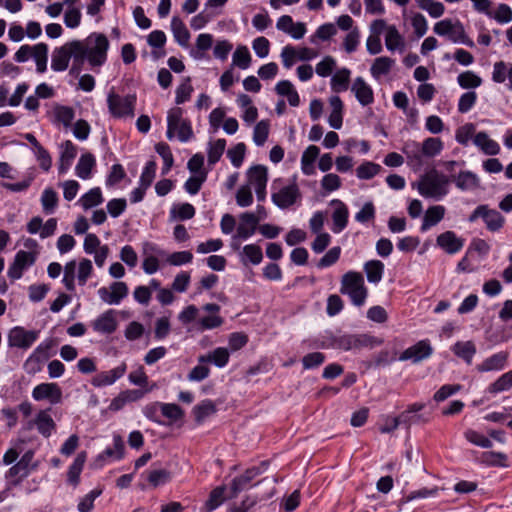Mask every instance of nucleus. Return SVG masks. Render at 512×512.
I'll use <instances>...</instances> for the list:
<instances>
[{
	"label": "nucleus",
	"mask_w": 512,
	"mask_h": 512,
	"mask_svg": "<svg viewBox=\"0 0 512 512\" xmlns=\"http://www.w3.org/2000/svg\"><path fill=\"white\" fill-rule=\"evenodd\" d=\"M81 67L85 61L92 69L100 68L107 61L108 38L102 33H91L83 40H74Z\"/></svg>",
	"instance_id": "obj_1"
},
{
	"label": "nucleus",
	"mask_w": 512,
	"mask_h": 512,
	"mask_svg": "<svg viewBox=\"0 0 512 512\" xmlns=\"http://www.w3.org/2000/svg\"><path fill=\"white\" fill-rule=\"evenodd\" d=\"M450 178L432 169L420 177V179L412 184L413 188L424 198L440 200L449 192Z\"/></svg>",
	"instance_id": "obj_2"
},
{
	"label": "nucleus",
	"mask_w": 512,
	"mask_h": 512,
	"mask_svg": "<svg viewBox=\"0 0 512 512\" xmlns=\"http://www.w3.org/2000/svg\"><path fill=\"white\" fill-rule=\"evenodd\" d=\"M72 60L69 73L71 75H79L82 67L77 54L74 40L68 41L62 46L56 47L51 55V69L54 72H63L69 68V63Z\"/></svg>",
	"instance_id": "obj_3"
},
{
	"label": "nucleus",
	"mask_w": 512,
	"mask_h": 512,
	"mask_svg": "<svg viewBox=\"0 0 512 512\" xmlns=\"http://www.w3.org/2000/svg\"><path fill=\"white\" fill-rule=\"evenodd\" d=\"M340 292L348 295L355 306H362L368 295L363 275L356 271L345 273L341 279Z\"/></svg>",
	"instance_id": "obj_4"
},
{
	"label": "nucleus",
	"mask_w": 512,
	"mask_h": 512,
	"mask_svg": "<svg viewBox=\"0 0 512 512\" xmlns=\"http://www.w3.org/2000/svg\"><path fill=\"white\" fill-rule=\"evenodd\" d=\"M184 111L180 107L171 108L167 115V138L172 140L175 135L181 142H187L193 137V130L188 119L183 117Z\"/></svg>",
	"instance_id": "obj_5"
},
{
	"label": "nucleus",
	"mask_w": 512,
	"mask_h": 512,
	"mask_svg": "<svg viewBox=\"0 0 512 512\" xmlns=\"http://www.w3.org/2000/svg\"><path fill=\"white\" fill-rule=\"evenodd\" d=\"M280 181L279 179L273 182L271 200L280 209H287L300 201L302 195L296 183V176L293 177L290 184L278 187Z\"/></svg>",
	"instance_id": "obj_6"
},
{
	"label": "nucleus",
	"mask_w": 512,
	"mask_h": 512,
	"mask_svg": "<svg viewBox=\"0 0 512 512\" xmlns=\"http://www.w3.org/2000/svg\"><path fill=\"white\" fill-rule=\"evenodd\" d=\"M136 95L121 96L114 91L108 93L107 106L114 118H133L135 115Z\"/></svg>",
	"instance_id": "obj_7"
},
{
	"label": "nucleus",
	"mask_w": 512,
	"mask_h": 512,
	"mask_svg": "<svg viewBox=\"0 0 512 512\" xmlns=\"http://www.w3.org/2000/svg\"><path fill=\"white\" fill-rule=\"evenodd\" d=\"M377 344H380V341L367 334H340L331 338V347L344 351L373 347Z\"/></svg>",
	"instance_id": "obj_8"
},
{
	"label": "nucleus",
	"mask_w": 512,
	"mask_h": 512,
	"mask_svg": "<svg viewBox=\"0 0 512 512\" xmlns=\"http://www.w3.org/2000/svg\"><path fill=\"white\" fill-rule=\"evenodd\" d=\"M433 31L439 36H447L453 43H461L469 47L474 46V42L466 35L460 21L441 20L434 25Z\"/></svg>",
	"instance_id": "obj_9"
},
{
	"label": "nucleus",
	"mask_w": 512,
	"mask_h": 512,
	"mask_svg": "<svg viewBox=\"0 0 512 512\" xmlns=\"http://www.w3.org/2000/svg\"><path fill=\"white\" fill-rule=\"evenodd\" d=\"M34 452L32 450L26 451L19 461H17L6 472V479L10 481L13 486H17L26 478L30 472L36 469L37 465L33 463Z\"/></svg>",
	"instance_id": "obj_10"
},
{
	"label": "nucleus",
	"mask_w": 512,
	"mask_h": 512,
	"mask_svg": "<svg viewBox=\"0 0 512 512\" xmlns=\"http://www.w3.org/2000/svg\"><path fill=\"white\" fill-rule=\"evenodd\" d=\"M478 218H482L486 228L491 232L499 231L504 223L505 218L501 215V213L495 209L490 208L488 205H479L475 208V210L470 214L468 221L473 223Z\"/></svg>",
	"instance_id": "obj_11"
},
{
	"label": "nucleus",
	"mask_w": 512,
	"mask_h": 512,
	"mask_svg": "<svg viewBox=\"0 0 512 512\" xmlns=\"http://www.w3.org/2000/svg\"><path fill=\"white\" fill-rule=\"evenodd\" d=\"M201 311L204 314H199L196 322L201 331L218 328L224 323L218 304L207 303L201 307Z\"/></svg>",
	"instance_id": "obj_12"
},
{
	"label": "nucleus",
	"mask_w": 512,
	"mask_h": 512,
	"mask_svg": "<svg viewBox=\"0 0 512 512\" xmlns=\"http://www.w3.org/2000/svg\"><path fill=\"white\" fill-rule=\"evenodd\" d=\"M247 183L250 188H254L257 199L263 201L266 197V185L268 181L267 168L263 165H255L248 169Z\"/></svg>",
	"instance_id": "obj_13"
},
{
	"label": "nucleus",
	"mask_w": 512,
	"mask_h": 512,
	"mask_svg": "<svg viewBox=\"0 0 512 512\" xmlns=\"http://www.w3.org/2000/svg\"><path fill=\"white\" fill-rule=\"evenodd\" d=\"M129 288L123 281L112 282L109 287L98 289L99 298L108 305H118L128 296Z\"/></svg>",
	"instance_id": "obj_14"
},
{
	"label": "nucleus",
	"mask_w": 512,
	"mask_h": 512,
	"mask_svg": "<svg viewBox=\"0 0 512 512\" xmlns=\"http://www.w3.org/2000/svg\"><path fill=\"white\" fill-rule=\"evenodd\" d=\"M51 347V342H43L38 345L24 362V370L30 375L40 372L43 363L50 358Z\"/></svg>",
	"instance_id": "obj_15"
},
{
	"label": "nucleus",
	"mask_w": 512,
	"mask_h": 512,
	"mask_svg": "<svg viewBox=\"0 0 512 512\" xmlns=\"http://www.w3.org/2000/svg\"><path fill=\"white\" fill-rule=\"evenodd\" d=\"M36 261V253L20 250L15 254L13 262L10 264L7 275L12 280H18L22 277L23 271L32 266Z\"/></svg>",
	"instance_id": "obj_16"
},
{
	"label": "nucleus",
	"mask_w": 512,
	"mask_h": 512,
	"mask_svg": "<svg viewBox=\"0 0 512 512\" xmlns=\"http://www.w3.org/2000/svg\"><path fill=\"white\" fill-rule=\"evenodd\" d=\"M261 220V216H256V214L252 212L242 213L239 216V223L236 228V234L233 236V240H247L248 238L253 236Z\"/></svg>",
	"instance_id": "obj_17"
},
{
	"label": "nucleus",
	"mask_w": 512,
	"mask_h": 512,
	"mask_svg": "<svg viewBox=\"0 0 512 512\" xmlns=\"http://www.w3.org/2000/svg\"><path fill=\"white\" fill-rule=\"evenodd\" d=\"M38 332L26 330L21 326L13 327L8 333V345L21 349H28L37 340Z\"/></svg>",
	"instance_id": "obj_18"
},
{
	"label": "nucleus",
	"mask_w": 512,
	"mask_h": 512,
	"mask_svg": "<svg viewBox=\"0 0 512 512\" xmlns=\"http://www.w3.org/2000/svg\"><path fill=\"white\" fill-rule=\"evenodd\" d=\"M34 427L43 437L48 438L51 436L56 428V424L50 415V409L40 410L34 419L27 421L25 424L26 430H31Z\"/></svg>",
	"instance_id": "obj_19"
},
{
	"label": "nucleus",
	"mask_w": 512,
	"mask_h": 512,
	"mask_svg": "<svg viewBox=\"0 0 512 512\" xmlns=\"http://www.w3.org/2000/svg\"><path fill=\"white\" fill-rule=\"evenodd\" d=\"M433 353V347L429 340H420L416 344L405 349L399 356L400 361L410 360L413 363H419L428 359Z\"/></svg>",
	"instance_id": "obj_20"
},
{
	"label": "nucleus",
	"mask_w": 512,
	"mask_h": 512,
	"mask_svg": "<svg viewBox=\"0 0 512 512\" xmlns=\"http://www.w3.org/2000/svg\"><path fill=\"white\" fill-rule=\"evenodd\" d=\"M32 397L36 401L48 400L51 404H59L62 401V390L57 383H41L33 388Z\"/></svg>",
	"instance_id": "obj_21"
},
{
	"label": "nucleus",
	"mask_w": 512,
	"mask_h": 512,
	"mask_svg": "<svg viewBox=\"0 0 512 512\" xmlns=\"http://www.w3.org/2000/svg\"><path fill=\"white\" fill-rule=\"evenodd\" d=\"M350 89L361 106L366 107L374 103L373 88L363 77H356Z\"/></svg>",
	"instance_id": "obj_22"
},
{
	"label": "nucleus",
	"mask_w": 512,
	"mask_h": 512,
	"mask_svg": "<svg viewBox=\"0 0 512 512\" xmlns=\"http://www.w3.org/2000/svg\"><path fill=\"white\" fill-rule=\"evenodd\" d=\"M117 312L109 309L100 314L93 322L92 327L94 331L101 334H112L116 331L118 322L116 318Z\"/></svg>",
	"instance_id": "obj_23"
},
{
	"label": "nucleus",
	"mask_w": 512,
	"mask_h": 512,
	"mask_svg": "<svg viewBox=\"0 0 512 512\" xmlns=\"http://www.w3.org/2000/svg\"><path fill=\"white\" fill-rule=\"evenodd\" d=\"M127 366L125 363H121L119 366L108 370L103 371L96 374L92 380L91 384L94 387H104L114 384L118 379H120L126 372Z\"/></svg>",
	"instance_id": "obj_24"
},
{
	"label": "nucleus",
	"mask_w": 512,
	"mask_h": 512,
	"mask_svg": "<svg viewBox=\"0 0 512 512\" xmlns=\"http://www.w3.org/2000/svg\"><path fill=\"white\" fill-rule=\"evenodd\" d=\"M436 243L448 254H455L464 246V240L453 231H446L438 235Z\"/></svg>",
	"instance_id": "obj_25"
},
{
	"label": "nucleus",
	"mask_w": 512,
	"mask_h": 512,
	"mask_svg": "<svg viewBox=\"0 0 512 512\" xmlns=\"http://www.w3.org/2000/svg\"><path fill=\"white\" fill-rule=\"evenodd\" d=\"M261 469L259 467H252L247 469L242 475L235 477L232 480L230 489L231 495L230 498L236 497L240 492L247 489L250 486L251 481L256 478L260 473Z\"/></svg>",
	"instance_id": "obj_26"
},
{
	"label": "nucleus",
	"mask_w": 512,
	"mask_h": 512,
	"mask_svg": "<svg viewBox=\"0 0 512 512\" xmlns=\"http://www.w3.org/2000/svg\"><path fill=\"white\" fill-rule=\"evenodd\" d=\"M402 151L406 155L408 165L413 169H420L424 165V156L420 143L407 141Z\"/></svg>",
	"instance_id": "obj_27"
},
{
	"label": "nucleus",
	"mask_w": 512,
	"mask_h": 512,
	"mask_svg": "<svg viewBox=\"0 0 512 512\" xmlns=\"http://www.w3.org/2000/svg\"><path fill=\"white\" fill-rule=\"evenodd\" d=\"M75 118V110L66 105L55 104L51 111V121L55 125H62L65 128L71 127Z\"/></svg>",
	"instance_id": "obj_28"
},
{
	"label": "nucleus",
	"mask_w": 512,
	"mask_h": 512,
	"mask_svg": "<svg viewBox=\"0 0 512 512\" xmlns=\"http://www.w3.org/2000/svg\"><path fill=\"white\" fill-rule=\"evenodd\" d=\"M113 448H106L95 460V466L101 468L104 466L105 461L109 458L120 460L124 455V444L121 436H113Z\"/></svg>",
	"instance_id": "obj_29"
},
{
	"label": "nucleus",
	"mask_w": 512,
	"mask_h": 512,
	"mask_svg": "<svg viewBox=\"0 0 512 512\" xmlns=\"http://www.w3.org/2000/svg\"><path fill=\"white\" fill-rule=\"evenodd\" d=\"M331 205L335 206L332 214V231L334 233H340L347 226L349 211L347 206L341 200L334 199L331 201Z\"/></svg>",
	"instance_id": "obj_30"
},
{
	"label": "nucleus",
	"mask_w": 512,
	"mask_h": 512,
	"mask_svg": "<svg viewBox=\"0 0 512 512\" xmlns=\"http://www.w3.org/2000/svg\"><path fill=\"white\" fill-rule=\"evenodd\" d=\"M507 359L508 353L501 351L486 358L476 369L479 372L500 371L506 367Z\"/></svg>",
	"instance_id": "obj_31"
},
{
	"label": "nucleus",
	"mask_w": 512,
	"mask_h": 512,
	"mask_svg": "<svg viewBox=\"0 0 512 512\" xmlns=\"http://www.w3.org/2000/svg\"><path fill=\"white\" fill-rule=\"evenodd\" d=\"M395 65V60L387 57L381 56L377 57L373 60L370 67V74L374 80L379 81L382 77L390 74L391 70Z\"/></svg>",
	"instance_id": "obj_32"
},
{
	"label": "nucleus",
	"mask_w": 512,
	"mask_h": 512,
	"mask_svg": "<svg viewBox=\"0 0 512 512\" xmlns=\"http://www.w3.org/2000/svg\"><path fill=\"white\" fill-rule=\"evenodd\" d=\"M445 212L446 209L442 205L430 206L424 214L420 230L426 232L431 227L437 225L444 218Z\"/></svg>",
	"instance_id": "obj_33"
},
{
	"label": "nucleus",
	"mask_w": 512,
	"mask_h": 512,
	"mask_svg": "<svg viewBox=\"0 0 512 512\" xmlns=\"http://www.w3.org/2000/svg\"><path fill=\"white\" fill-rule=\"evenodd\" d=\"M492 80L495 83H504L507 80V88L512 90V64L504 61L495 62L493 65Z\"/></svg>",
	"instance_id": "obj_34"
},
{
	"label": "nucleus",
	"mask_w": 512,
	"mask_h": 512,
	"mask_svg": "<svg viewBox=\"0 0 512 512\" xmlns=\"http://www.w3.org/2000/svg\"><path fill=\"white\" fill-rule=\"evenodd\" d=\"M473 143L485 154V155H497L500 152L499 144L491 139L489 135L484 132H478L474 139Z\"/></svg>",
	"instance_id": "obj_35"
},
{
	"label": "nucleus",
	"mask_w": 512,
	"mask_h": 512,
	"mask_svg": "<svg viewBox=\"0 0 512 512\" xmlns=\"http://www.w3.org/2000/svg\"><path fill=\"white\" fill-rule=\"evenodd\" d=\"M96 166V159L93 154H82L75 167V174L80 179L87 180L92 177V171Z\"/></svg>",
	"instance_id": "obj_36"
},
{
	"label": "nucleus",
	"mask_w": 512,
	"mask_h": 512,
	"mask_svg": "<svg viewBox=\"0 0 512 512\" xmlns=\"http://www.w3.org/2000/svg\"><path fill=\"white\" fill-rule=\"evenodd\" d=\"M230 354L227 348L218 347L207 355H201L198 358L199 363H213L215 366L222 368L229 362Z\"/></svg>",
	"instance_id": "obj_37"
},
{
	"label": "nucleus",
	"mask_w": 512,
	"mask_h": 512,
	"mask_svg": "<svg viewBox=\"0 0 512 512\" xmlns=\"http://www.w3.org/2000/svg\"><path fill=\"white\" fill-rule=\"evenodd\" d=\"M171 30L175 41L181 47L187 48L189 46L190 33L184 22L179 17L174 16L171 19Z\"/></svg>",
	"instance_id": "obj_38"
},
{
	"label": "nucleus",
	"mask_w": 512,
	"mask_h": 512,
	"mask_svg": "<svg viewBox=\"0 0 512 512\" xmlns=\"http://www.w3.org/2000/svg\"><path fill=\"white\" fill-rule=\"evenodd\" d=\"M458 189L462 191L474 190L480 186L479 177L471 171H461L452 179Z\"/></svg>",
	"instance_id": "obj_39"
},
{
	"label": "nucleus",
	"mask_w": 512,
	"mask_h": 512,
	"mask_svg": "<svg viewBox=\"0 0 512 512\" xmlns=\"http://www.w3.org/2000/svg\"><path fill=\"white\" fill-rule=\"evenodd\" d=\"M104 201L102 191L99 187L91 188L88 192L83 194L79 200L78 204L84 209L89 210L92 209Z\"/></svg>",
	"instance_id": "obj_40"
},
{
	"label": "nucleus",
	"mask_w": 512,
	"mask_h": 512,
	"mask_svg": "<svg viewBox=\"0 0 512 512\" xmlns=\"http://www.w3.org/2000/svg\"><path fill=\"white\" fill-rule=\"evenodd\" d=\"M451 350L467 364L472 363L473 357L476 354V346L472 341H458L452 346Z\"/></svg>",
	"instance_id": "obj_41"
},
{
	"label": "nucleus",
	"mask_w": 512,
	"mask_h": 512,
	"mask_svg": "<svg viewBox=\"0 0 512 512\" xmlns=\"http://www.w3.org/2000/svg\"><path fill=\"white\" fill-rule=\"evenodd\" d=\"M86 457V452H80L68 469L67 480L74 487H76L80 482V474L83 470Z\"/></svg>",
	"instance_id": "obj_42"
},
{
	"label": "nucleus",
	"mask_w": 512,
	"mask_h": 512,
	"mask_svg": "<svg viewBox=\"0 0 512 512\" xmlns=\"http://www.w3.org/2000/svg\"><path fill=\"white\" fill-rule=\"evenodd\" d=\"M31 58L35 61L36 71L40 74L46 72L48 61V45L38 43L33 46Z\"/></svg>",
	"instance_id": "obj_43"
},
{
	"label": "nucleus",
	"mask_w": 512,
	"mask_h": 512,
	"mask_svg": "<svg viewBox=\"0 0 512 512\" xmlns=\"http://www.w3.org/2000/svg\"><path fill=\"white\" fill-rule=\"evenodd\" d=\"M213 44V36L208 33H202L198 35L196 39V48L191 49L190 56L195 60H202L205 57L206 51H208Z\"/></svg>",
	"instance_id": "obj_44"
},
{
	"label": "nucleus",
	"mask_w": 512,
	"mask_h": 512,
	"mask_svg": "<svg viewBox=\"0 0 512 512\" xmlns=\"http://www.w3.org/2000/svg\"><path fill=\"white\" fill-rule=\"evenodd\" d=\"M364 271L370 283L377 284L382 280L384 264L380 260H370L364 264Z\"/></svg>",
	"instance_id": "obj_45"
},
{
	"label": "nucleus",
	"mask_w": 512,
	"mask_h": 512,
	"mask_svg": "<svg viewBox=\"0 0 512 512\" xmlns=\"http://www.w3.org/2000/svg\"><path fill=\"white\" fill-rule=\"evenodd\" d=\"M225 491V486H218L214 488L211 491L208 500L201 508V512H212L213 510L218 508L225 501Z\"/></svg>",
	"instance_id": "obj_46"
},
{
	"label": "nucleus",
	"mask_w": 512,
	"mask_h": 512,
	"mask_svg": "<svg viewBox=\"0 0 512 512\" xmlns=\"http://www.w3.org/2000/svg\"><path fill=\"white\" fill-rule=\"evenodd\" d=\"M351 71L348 68H341L331 78V88L335 92L346 91L349 87Z\"/></svg>",
	"instance_id": "obj_47"
},
{
	"label": "nucleus",
	"mask_w": 512,
	"mask_h": 512,
	"mask_svg": "<svg viewBox=\"0 0 512 512\" xmlns=\"http://www.w3.org/2000/svg\"><path fill=\"white\" fill-rule=\"evenodd\" d=\"M215 412H216V406L213 403V401H211L209 399H205V400L201 401L199 404H197L193 408V415H194L195 421L198 424L203 423L207 417L213 415Z\"/></svg>",
	"instance_id": "obj_48"
},
{
	"label": "nucleus",
	"mask_w": 512,
	"mask_h": 512,
	"mask_svg": "<svg viewBox=\"0 0 512 512\" xmlns=\"http://www.w3.org/2000/svg\"><path fill=\"white\" fill-rule=\"evenodd\" d=\"M263 259V253L260 246L256 244H248L243 247L242 250V262L247 264V262L252 263L253 265H258L261 263Z\"/></svg>",
	"instance_id": "obj_49"
},
{
	"label": "nucleus",
	"mask_w": 512,
	"mask_h": 512,
	"mask_svg": "<svg viewBox=\"0 0 512 512\" xmlns=\"http://www.w3.org/2000/svg\"><path fill=\"white\" fill-rule=\"evenodd\" d=\"M386 48L393 52L397 49L402 50L404 47V41L399 31L395 26H389L385 35Z\"/></svg>",
	"instance_id": "obj_50"
},
{
	"label": "nucleus",
	"mask_w": 512,
	"mask_h": 512,
	"mask_svg": "<svg viewBox=\"0 0 512 512\" xmlns=\"http://www.w3.org/2000/svg\"><path fill=\"white\" fill-rule=\"evenodd\" d=\"M41 205L46 214H52L58 205V195L53 188H46L41 195Z\"/></svg>",
	"instance_id": "obj_51"
},
{
	"label": "nucleus",
	"mask_w": 512,
	"mask_h": 512,
	"mask_svg": "<svg viewBox=\"0 0 512 512\" xmlns=\"http://www.w3.org/2000/svg\"><path fill=\"white\" fill-rule=\"evenodd\" d=\"M251 60V54L246 46H238L232 56V64L243 70L249 68Z\"/></svg>",
	"instance_id": "obj_52"
},
{
	"label": "nucleus",
	"mask_w": 512,
	"mask_h": 512,
	"mask_svg": "<svg viewBox=\"0 0 512 512\" xmlns=\"http://www.w3.org/2000/svg\"><path fill=\"white\" fill-rule=\"evenodd\" d=\"M424 157L432 158L439 155L443 149V142L440 138L429 137L421 144Z\"/></svg>",
	"instance_id": "obj_53"
},
{
	"label": "nucleus",
	"mask_w": 512,
	"mask_h": 512,
	"mask_svg": "<svg viewBox=\"0 0 512 512\" xmlns=\"http://www.w3.org/2000/svg\"><path fill=\"white\" fill-rule=\"evenodd\" d=\"M476 132V126L473 123H466L455 132L456 141L463 146H467L471 139H474Z\"/></svg>",
	"instance_id": "obj_54"
},
{
	"label": "nucleus",
	"mask_w": 512,
	"mask_h": 512,
	"mask_svg": "<svg viewBox=\"0 0 512 512\" xmlns=\"http://www.w3.org/2000/svg\"><path fill=\"white\" fill-rule=\"evenodd\" d=\"M459 86L463 89L477 88L482 84V79L473 71H464L457 77Z\"/></svg>",
	"instance_id": "obj_55"
},
{
	"label": "nucleus",
	"mask_w": 512,
	"mask_h": 512,
	"mask_svg": "<svg viewBox=\"0 0 512 512\" xmlns=\"http://www.w3.org/2000/svg\"><path fill=\"white\" fill-rule=\"evenodd\" d=\"M381 166L377 163L366 161L356 169V176L362 180H369L381 171Z\"/></svg>",
	"instance_id": "obj_56"
},
{
	"label": "nucleus",
	"mask_w": 512,
	"mask_h": 512,
	"mask_svg": "<svg viewBox=\"0 0 512 512\" xmlns=\"http://www.w3.org/2000/svg\"><path fill=\"white\" fill-rule=\"evenodd\" d=\"M226 147L225 139H217L209 143L208 147V162L210 165L216 164L223 155Z\"/></svg>",
	"instance_id": "obj_57"
},
{
	"label": "nucleus",
	"mask_w": 512,
	"mask_h": 512,
	"mask_svg": "<svg viewBox=\"0 0 512 512\" xmlns=\"http://www.w3.org/2000/svg\"><path fill=\"white\" fill-rule=\"evenodd\" d=\"M507 455L502 452H484L482 454V462L489 466L507 467Z\"/></svg>",
	"instance_id": "obj_58"
},
{
	"label": "nucleus",
	"mask_w": 512,
	"mask_h": 512,
	"mask_svg": "<svg viewBox=\"0 0 512 512\" xmlns=\"http://www.w3.org/2000/svg\"><path fill=\"white\" fill-rule=\"evenodd\" d=\"M269 135V122L261 120L253 130V141L257 146H263Z\"/></svg>",
	"instance_id": "obj_59"
},
{
	"label": "nucleus",
	"mask_w": 512,
	"mask_h": 512,
	"mask_svg": "<svg viewBox=\"0 0 512 512\" xmlns=\"http://www.w3.org/2000/svg\"><path fill=\"white\" fill-rule=\"evenodd\" d=\"M207 179V173H200L198 175H193L191 177H189L187 179V181L185 182L184 184V189L187 193H189L190 195H195L197 194L203 183L206 181Z\"/></svg>",
	"instance_id": "obj_60"
},
{
	"label": "nucleus",
	"mask_w": 512,
	"mask_h": 512,
	"mask_svg": "<svg viewBox=\"0 0 512 512\" xmlns=\"http://www.w3.org/2000/svg\"><path fill=\"white\" fill-rule=\"evenodd\" d=\"M159 407H160L162 415L172 421L180 420L184 416V411L177 404L160 403Z\"/></svg>",
	"instance_id": "obj_61"
},
{
	"label": "nucleus",
	"mask_w": 512,
	"mask_h": 512,
	"mask_svg": "<svg viewBox=\"0 0 512 512\" xmlns=\"http://www.w3.org/2000/svg\"><path fill=\"white\" fill-rule=\"evenodd\" d=\"M171 478V474L166 469H154L148 472V482L153 487H158L167 483Z\"/></svg>",
	"instance_id": "obj_62"
},
{
	"label": "nucleus",
	"mask_w": 512,
	"mask_h": 512,
	"mask_svg": "<svg viewBox=\"0 0 512 512\" xmlns=\"http://www.w3.org/2000/svg\"><path fill=\"white\" fill-rule=\"evenodd\" d=\"M193 92V87L191 85V80L189 77L185 78L184 81L177 87L176 89V104H183L188 101Z\"/></svg>",
	"instance_id": "obj_63"
},
{
	"label": "nucleus",
	"mask_w": 512,
	"mask_h": 512,
	"mask_svg": "<svg viewBox=\"0 0 512 512\" xmlns=\"http://www.w3.org/2000/svg\"><path fill=\"white\" fill-rule=\"evenodd\" d=\"M512 388V370L501 375L494 383L490 386V391L493 393H499Z\"/></svg>",
	"instance_id": "obj_64"
}]
</instances>
